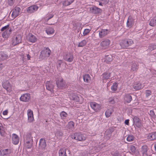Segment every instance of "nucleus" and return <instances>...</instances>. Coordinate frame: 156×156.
I'll return each mask as SVG.
<instances>
[{
    "label": "nucleus",
    "mask_w": 156,
    "mask_h": 156,
    "mask_svg": "<svg viewBox=\"0 0 156 156\" xmlns=\"http://www.w3.org/2000/svg\"><path fill=\"white\" fill-rule=\"evenodd\" d=\"M71 137L73 139L79 141H84L86 140L85 136L79 133H76L72 134Z\"/></svg>",
    "instance_id": "1"
},
{
    "label": "nucleus",
    "mask_w": 156,
    "mask_h": 156,
    "mask_svg": "<svg viewBox=\"0 0 156 156\" xmlns=\"http://www.w3.org/2000/svg\"><path fill=\"white\" fill-rule=\"evenodd\" d=\"M111 41L108 39H106L103 40L100 43V45L103 50L108 49L110 46Z\"/></svg>",
    "instance_id": "2"
},
{
    "label": "nucleus",
    "mask_w": 156,
    "mask_h": 156,
    "mask_svg": "<svg viewBox=\"0 0 156 156\" xmlns=\"http://www.w3.org/2000/svg\"><path fill=\"white\" fill-rule=\"evenodd\" d=\"M51 51L48 48H46L41 51L40 57L42 59L44 58L48 57L51 54Z\"/></svg>",
    "instance_id": "3"
},
{
    "label": "nucleus",
    "mask_w": 156,
    "mask_h": 156,
    "mask_svg": "<svg viewBox=\"0 0 156 156\" xmlns=\"http://www.w3.org/2000/svg\"><path fill=\"white\" fill-rule=\"evenodd\" d=\"M22 37L20 35H18L14 37L12 40V44L13 46H15L21 42Z\"/></svg>",
    "instance_id": "4"
},
{
    "label": "nucleus",
    "mask_w": 156,
    "mask_h": 156,
    "mask_svg": "<svg viewBox=\"0 0 156 156\" xmlns=\"http://www.w3.org/2000/svg\"><path fill=\"white\" fill-rule=\"evenodd\" d=\"M89 104L91 108L96 112L98 111L101 108V105L95 102L90 101L89 102Z\"/></svg>",
    "instance_id": "5"
},
{
    "label": "nucleus",
    "mask_w": 156,
    "mask_h": 156,
    "mask_svg": "<svg viewBox=\"0 0 156 156\" xmlns=\"http://www.w3.org/2000/svg\"><path fill=\"white\" fill-rule=\"evenodd\" d=\"M3 87L6 89L7 92H10L12 90V86L8 80H5L2 83Z\"/></svg>",
    "instance_id": "6"
},
{
    "label": "nucleus",
    "mask_w": 156,
    "mask_h": 156,
    "mask_svg": "<svg viewBox=\"0 0 156 156\" xmlns=\"http://www.w3.org/2000/svg\"><path fill=\"white\" fill-rule=\"evenodd\" d=\"M27 115L28 117L27 122L29 123H31L34 121L33 111L30 109H28L27 111Z\"/></svg>",
    "instance_id": "7"
},
{
    "label": "nucleus",
    "mask_w": 156,
    "mask_h": 156,
    "mask_svg": "<svg viewBox=\"0 0 156 156\" xmlns=\"http://www.w3.org/2000/svg\"><path fill=\"white\" fill-rule=\"evenodd\" d=\"M20 8L18 7H16L13 9L11 14L12 19H14L20 14Z\"/></svg>",
    "instance_id": "8"
},
{
    "label": "nucleus",
    "mask_w": 156,
    "mask_h": 156,
    "mask_svg": "<svg viewBox=\"0 0 156 156\" xmlns=\"http://www.w3.org/2000/svg\"><path fill=\"white\" fill-rule=\"evenodd\" d=\"M69 98L71 99L74 100L75 102L81 103L83 101V99L81 97H79L74 94H72L69 95Z\"/></svg>",
    "instance_id": "9"
},
{
    "label": "nucleus",
    "mask_w": 156,
    "mask_h": 156,
    "mask_svg": "<svg viewBox=\"0 0 156 156\" xmlns=\"http://www.w3.org/2000/svg\"><path fill=\"white\" fill-rule=\"evenodd\" d=\"M12 152L10 148L0 150V156H9Z\"/></svg>",
    "instance_id": "10"
},
{
    "label": "nucleus",
    "mask_w": 156,
    "mask_h": 156,
    "mask_svg": "<svg viewBox=\"0 0 156 156\" xmlns=\"http://www.w3.org/2000/svg\"><path fill=\"white\" fill-rule=\"evenodd\" d=\"M39 8V7L36 5H31L27 8V12L29 13H31L36 11Z\"/></svg>",
    "instance_id": "11"
},
{
    "label": "nucleus",
    "mask_w": 156,
    "mask_h": 156,
    "mask_svg": "<svg viewBox=\"0 0 156 156\" xmlns=\"http://www.w3.org/2000/svg\"><path fill=\"white\" fill-rule=\"evenodd\" d=\"M30 99V94L29 93H27L22 95L20 98V101H28Z\"/></svg>",
    "instance_id": "12"
},
{
    "label": "nucleus",
    "mask_w": 156,
    "mask_h": 156,
    "mask_svg": "<svg viewBox=\"0 0 156 156\" xmlns=\"http://www.w3.org/2000/svg\"><path fill=\"white\" fill-rule=\"evenodd\" d=\"M109 32L108 30L106 29H102L99 32V36L100 38H102L108 34Z\"/></svg>",
    "instance_id": "13"
},
{
    "label": "nucleus",
    "mask_w": 156,
    "mask_h": 156,
    "mask_svg": "<svg viewBox=\"0 0 156 156\" xmlns=\"http://www.w3.org/2000/svg\"><path fill=\"white\" fill-rule=\"evenodd\" d=\"M133 119L134 125L137 127H141V122L140 121L139 119L136 116L133 117Z\"/></svg>",
    "instance_id": "14"
},
{
    "label": "nucleus",
    "mask_w": 156,
    "mask_h": 156,
    "mask_svg": "<svg viewBox=\"0 0 156 156\" xmlns=\"http://www.w3.org/2000/svg\"><path fill=\"white\" fill-rule=\"evenodd\" d=\"M134 19L131 16H129L126 22L127 26L129 27H131L134 23Z\"/></svg>",
    "instance_id": "15"
},
{
    "label": "nucleus",
    "mask_w": 156,
    "mask_h": 156,
    "mask_svg": "<svg viewBox=\"0 0 156 156\" xmlns=\"http://www.w3.org/2000/svg\"><path fill=\"white\" fill-rule=\"evenodd\" d=\"M46 86L47 90H49L51 92L53 91V83L50 81H47L46 83Z\"/></svg>",
    "instance_id": "16"
},
{
    "label": "nucleus",
    "mask_w": 156,
    "mask_h": 156,
    "mask_svg": "<svg viewBox=\"0 0 156 156\" xmlns=\"http://www.w3.org/2000/svg\"><path fill=\"white\" fill-rule=\"evenodd\" d=\"M64 58L65 61L69 62H71L73 61V57L72 54L68 53L64 56Z\"/></svg>",
    "instance_id": "17"
},
{
    "label": "nucleus",
    "mask_w": 156,
    "mask_h": 156,
    "mask_svg": "<svg viewBox=\"0 0 156 156\" xmlns=\"http://www.w3.org/2000/svg\"><path fill=\"white\" fill-rule=\"evenodd\" d=\"M12 143L14 144H17L19 141L20 139L17 135L15 133H13L12 135Z\"/></svg>",
    "instance_id": "18"
},
{
    "label": "nucleus",
    "mask_w": 156,
    "mask_h": 156,
    "mask_svg": "<svg viewBox=\"0 0 156 156\" xmlns=\"http://www.w3.org/2000/svg\"><path fill=\"white\" fill-rule=\"evenodd\" d=\"M27 38L29 41L32 43L36 42L37 40L36 37L31 34H29L27 36Z\"/></svg>",
    "instance_id": "19"
},
{
    "label": "nucleus",
    "mask_w": 156,
    "mask_h": 156,
    "mask_svg": "<svg viewBox=\"0 0 156 156\" xmlns=\"http://www.w3.org/2000/svg\"><path fill=\"white\" fill-rule=\"evenodd\" d=\"M90 11L93 13L98 14L101 12V10L96 6H94L90 8Z\"/></svg>",
    "instance_id": "20"
},
{
    "label": "nucleus",
    "mask_w": 156,
    "mask_h": 156,
    "mask_svg": "<svg viewBox=\"0 0 156 156\" xmlns=\"http://www.w3.org/2000/svg\"><path fill=\"white\" fill-rule=\"evenodd\" d=\"M56 84L57 86L59 88H61L63 87L65 85V82L62 79L59 78L56 81Z\"/></svg>",
    "instance_id": "21"
},
{
    "label": "nucleus",
    "mask_w": 156,
    "mask_h": 156,
    "mask_svg": "<svg viewBox=\"0 0 156 156\" xmlns=\"http://www.w3.org/2000/svg\"><path fill=\"white\" fill-rule=\"evenodd\" d=\"M12 30L11 28L6 30L2 33V37L4 38H8L11 34Z\"/></svg>",
    "instance_id": "22"
},
{
    "label": "nucleus",
    "mask_w": 156,
    "mask_h": 156,
    "mask_svg": "<svg viewBox=\"0 0 156 156\" xmlns=\"http://www.w3.org/2000/svg\"><path fill=\"white\" fill-rule=\"evenodd\" d=\"M132 100V96L129 94L125 95L124 98V101L125 103H129Z\"/></svg>",
    "instance_id": "23"
},
{
    "label": "nucleus",
    "mask_w": 156,
    "mask_h": 156,
    "mask_svg": "<svg viewBox=\"0 0 156 156\" xmlns=\"http://www.w3.org/2000/svg\"><path fill=\"white\" fill-rule=\"evenodd\" d=\"M39 145L40 148L42 149L45 148L46 146V144L44 139L41 138L40 140Z\"/></svg>",
    "instance_id": "24"
},
{
    "label": "nucleus",
    "mask_w": 156,
    "mask_h": 156,
    "mask_svg": "<svg viewBox=\"0 0 156 156\" xmlns=\"http://www.w3.org/2000/svg\"><path fill=\"white\" fill-rule=\"evenodd\" d=\"M114 111L113 107L109 108L107 109L105 112V115L106 117H109Z\"/></svg>",
    "instance_id": "25"
},
{
    "label": "nucleus",
    "mask_w": 156,
    "mask_h": 156,
    "mask_svg": "<svg viewBox=\"0 0 156 156\" xmlns=\"http://www.w3.org/2000/svg\"><path fill=\"white\" fill-rule=\"evenodd\" d=\"M66 149L65 148H61L59 151V156H67Z\"/></svg>",
    "instance_id": "26"
},
{
    "label": "nucleus",
    "mask_w": 156,
    "mask_h": 156,
    "mask_svg": "<svg viewBox=\"0 0 156 156\" xmlns=\"http://www.w3.org/2000/svg\"><path fill=\"white\" fill-rule=\"evenodd\" d=\"M8 58V56L6 54L2 52H0V61L6 60Z\"/></svg>",
    "instance_id": "27"
},
{
    "label": "nucleus",
    "mask_w": 156,
    "mask_h": 156,
    "mask_svg": "<svg viewBox=\"0 0 156 156\" xmlns=\"http://www.w3.org/2000/svg\"><path fill=\"white\" fill-rule=\"evenodd\" d=\"M147 147L146 145H144L142 147L141 151L143 156H147Z\"/></svg>",
    "instance_id": "28"
},
{
    "label": "nucleus",
    "mask_w": 156,
    "mask_h": 156,
    "mask_svg": "<svg viewBox=\"0 0 156 156\" xmlns=\"http://www.w3.org/2000/svg\"><path fill=\"white\" fill-rule=\"evenodd\" d=\"M131 67V70L132 71H136L138 69V67L136 64L134 62H132L130 63Z\"/></svg>",
    "instance_id": "29"
},
{
    "label": "nucleus",
    "mask_w": 156,
    "mask_h": 156,
    "mask_svg": "<svg viewBox=\"0 0 156 156\" xmlns=\"http://www.w3.org/2000/svg\"><path fill=\"white\" fill-rule=\"evenodd\" d=\"M147 139L150 140H152L156 139V132L153 133L149 134L147 136Z\"/></svg>",
    "instance_id": "30"
},
{
    "label": "nucleus",
    "mask_w": 156,
    "mask_h": 156,
    "mask_svg": "<svg viewBox=\"0 0 156 156\" xmlns=\"http://www.w3.org/2000/svg\"><path fill=\"white\" fill-rule=\"evenodd\" d=\"M46 33L48 35L53 34L55 32L54 29L52 27H48L45 30Z\"/></svg>",
    "instance_id": "31"
},
{
    "label": "nucleus",
    "mask_w": 156,
    "mask_h": 156,
    "mask_svg": "<svg viewBox=\"0 0 156 156\" xmlns=\"http://www.w3.org/2000/svg\"><path fill=\"white\" fill-rule=\"evenodd\" d=\"M102 80L103 81L104 80H106L109 79L111 77L110 73H104L102 75Z\"/></svg>",
    "instance_id": "32"
},
{
    "label": "nucleus",
    "mask_w": 156,
    "mask_h": 156,
    "mask_svg": "<svg viewBox=\"0 0 156 156\" xmlns=\"http://www.w3.org/2000/svg\"><path fill=\"white\" fill-rule=\"evenodd\" d=\"M74 123L72 121L69 122L67 126V128L71 130H72L74 128Z\"/></svg>",
    "instance_id": "33"
},
{
    "label": "nucleus",
    "mask_w": 156,
    "mask_h": 156,
    "mask_svg": "<svg viewBox=\"0 0 156 156\" xmlns=\"http://www.w3.org/2000/svg\"><path fill=\"white\" fill-rule=\"evenodd\" d=\"M143 87V86L139 83H135L133 85V88L136 90H139Z\"/></svg>",
    "instance_id": "34"
},
{
    "label": "nucleus",
    "mask_w": 156,
    "mask_h": 156,
    "mask_svg": "<svg viewBox=\"0 0 156 156\" xmlns=\"http://www.w3.org/2000/svg\"><path fill=\"white\" fill-rule=\"evenodd\" d=\"M83 78L84 81L87 83L89 82L91 79L90 76L88 74H85L83 75Z\"/></svg>",
    "instance_id": "35"
},
{
    "label": "nucleus",
    "mask_w": 156,
    "mask_h": 156,
    "mask_svg": "<svg viewBox=\"0 0 156 156\" xmlns=\"http://www.w3.org/2000/svg\"><path fill=\"white\" fill-rule=\"evenodd\" d=\"M74 0H66L63 1L62 4L63 6H66L70 5Z\"/></svg>",
    "instance_id": "36"
},
{
    "label": "nucleus",
    "mask_w": 156,
    "mask_h": 156,
    "mask_svg": "<svg viewBox=\"0 0 156 156\" xmlns=\"http://www.w3.org/2000/svg\"><path fill=\"white\" fill-rule=\"evenodd\" d=\"M149 24L152 27H155L156 26V16L151 20Z\"/></svg>",
    "instance_id": "37"
},
{
    "label": "nucleus",
    "mask_w": 156,
    "mask_h": 156,
    "mask_svg": "<svg viewBox=\"0 0 156 156\" xmlns=\"http://www.w3.org/2000/svg\"><path fill=\"white\" fill-rule=\"evenodd\" d=\"M112 56L111 55L106 56L105 58V62L107 63H109L112 61Z\"/></svg>",
    "instance_id": "38"
},
{
    "label": "nucleus",
    "mask_w": 156,
    "mask_h": 156,
    "mask_svg": "<svg viewBox=\"0 0 156 156\" xmlns=\"http://www.w3.org/2000/svg\"><path fill=\"white\" fill-rule=\"evenodd\" d=\"M120 45L122 48H126L128 47V44L126 42V40H122L120 43Z\"/></svg>",
    "instance_id": "39"
},
{
    "label": "nucleus",
    "mask_w": 156,
    "mask_h": 156,
    "mask_svg": "<svg viewBox=\"0 0 156 156\" xmlns=\"http://www.w3.org/2000/svg\"><path fill=\"white\" fill-rule=\"evenodd\" d=\"M54 15L53 13L52 12L49 13L46 15L45 17V20L48 21L49 20L52 18L53 17Z\"/></svg>",
    "instance_id": "40"
},
{
    "label": "nucleus",
    "mask_w": 156,
    "mask_h": 156,
    "mask_svg": "<svg viewBox=\"0 0 156 156\" xmlns=\"http://www.w3.org/2000/svg\"><path fill=\"white\" fill-rule=\"evenodd\" d=\"M117 86L118 85L116 83H114L111 87L112 90L113 92L117 90Z\"/></svg>",
    "instance_id": "41"
},
{
    "label": "nucleus",
    "mask_w": 156,
    "mask_h": 156,
    "mask_svg": "<svg viewBox=\"0 0 156 156\" xmlns=\"http://www.w3.org/2000/svg\"><path fill=\"white\" fill-rule=\"evenodd\" d=\"M87 42L85 40H83L80 42L78 44V47H83L86 44Z\"/></svg>",
    "instance_id": "42"
},
{
    "label": "nucleus",
    "mask_w": 156,
    "mask_h": 156,
    "mask_svg": "<svg viewBox=\"0 0 156 156\" xmlns=\"http://www.w3.org/2000/svg\"><path fill=\"white\" fill-rule=\"evenodd\" d=\"M134 138L133 135H128L126 138V140L128 142L133 141L134 140Z\"/></svg>",
    "instance_id": "43"
},
{
    "label": "nucleus",
    "mask_w": 156,
    "mask_h": 156,
    "mask_svg": "<svg viewBox=\"0 0 156 156\" xmlns=\"http://www.w3.org/2000/svg\"><path fill=\"white\" fill-rule=\"evenodd\" d=\"M5 133L4 127L1 125L0 126V134L1 136H3L4 135Z\"/></svg>",
    "instance_id": "44"
},
{
    "label": "nucleus",
    "mask_w": 156,
    "mask_h": 156,
    "mask_svg": "<svg viewBox=\"0 0 156 156\" xmlns=\"http://www.w3.org/2000/svg\"><path fill=\"white\" fill-rule=\"evenodd\" d=\"M67 115V114L64 111L60 113V116L62 119H64L66 117Z\"/></svg>",
    "instance_id": "45"
},
{
    "label": "nucleus",
    "mask_w": 156,
    "mask_h": 156,
    "mask_svg": "<svg viewBox=\"0 0 156 156\" xmlns=\"http://www.w3.org/2000/svg\"><path fill=\"white\" fill-rule=\"evenodd\" d=\"M25 144V146L27 148H30L32 146V144L29 141H27Z\"/></svg>",
    "instance_id": "46"
},
{
    "label": "nucleus",
    "mask_w": 156,
    "mask_h": 156,
    "mask_svg": "<svg viewBox=\"0 0 156 156\" xmlns=\"http://www.w3.org/2000/svg\"><path fill=\"white\" fill-rule=\"evenodd\" d=\"M126 42L127 44H128V47L133 44V41L130 39H128L126 40Z\"/></svg>",
    "instance_id": "47"
},
{
    "label": "nucleus",
    "mask_w": 156,
    "mask_h": 156,
    "mask_svg": "<svg viewBox=\"0 0 156 156\" xmlns=\"http://www.w3.org/2000/svg\"><path fill=\"white\" fill-rule=\"evenodd\" d=\"M148 49L151 51L156 49V45L153 44L149 45L148 47Z\"/></svg>",
    "instance_id": "48"
},
{
    "label": "nucleus",
    "mask_w": 156,
    "mask_h": 156,
    "mask_svg": "<svg viewBox=\"0 0 156 156\" xmlns=\"http://www.w3.org/2000/svg\"><path fill=\"white\" fill-rule=\"evenodd\" d=\"M130 150L132 153V154H133L135 153L136 150L135 147L133 145L131 146Z\"/></svg>",
    "instance_id": "49"
},
{
    "label": "nucleus",
    "mask_w": 156,
    "mask_h": 156,
    "mask_svg": "<svg viewBox=\"0 0 156 156\" xmlns=\"http://www.w3.org/2000/svg\"><path fill=\"white\" fill-rule=\"evenodd\" d=\"M91 31V29H86L84 30V31L83 33V36H85L87 34L90 33Z\"/></svg>",
    "instance_id": "50"
},
{
    "label": "nucleus",
    "mask_w": 156,
    "mask_h": 156,
    "mask_svg": "<svg viewBox=\"0 0 156 156\" xmlns=\"http://www.w3.org/2000/svg\"><path fill=\"white\" fill-rule=\"evenodd\" d=\"M55 135L58 136H61L63 135V132L60 130H58L55 133Z\"/></svg>",
    "instance_id": "51"
},
{
    "label": "nucleus",
    "mask_w": 156,
    "mask_h": 156,
    "mask_svg": "<svg viewBox=\"0 0 156 156\" xmlns=\"http://www.w3.org/2000/svg\"><path fill=\"white\" fill-rule=\"evenodd\" d=\"M9 25L8 24L7 25L3 27L1 29V31H5L6 30H9Z\"/></svg>",
    "instance_id": "52"
},
{
    "label": "nucleus",
    "mask_w": 156,
    "mask_h": 156,
    "mask_svg": "<svg viewBox=\"0 0 156 156\" xmlns=\"http://www.w3.org/2000/svg\"><path fill=\"white\" fill-rule=\"evenodd\" d=\"M149 114L152 118H154L156 117L154 112L153 110H151L150 111Z\"/></svg>",
    "instance_id": "53"
},
{
    "label": "nucleus",
    "mask_w": 156,
    "mask_h": 156,
    "mask_svg": "<svg viewBox=\"0 0 156 156\" xmlns=\"http://www.w3.org/2000/svg\"><path fill=\"white\" fill-rule=\"evenodd\" d=\"M27 141H29L30 142L31 141L32 142L33 141L32 137L31 136L30 134H28L27 136Z\"/></svg>",
    "instance_id": "54"
},
{
    "label": "nucleus",
    "mask_w": 156,
    "mask_h": 156,
    "mask_svg": "<svg viewBox=\"0 0 156 156\" xmlns=\"http://www.w3.org/2000/svg\"><path fill=\"white\" fill-rule=\"evenodd\" d=\"M15 0H8V3L9 5L12 6L13 5Z\"/></svg>",
    "instance_id": "55"
},
{
    "label": "nucleus",
    "mask_w": 156,
    "mask_h": 156,
    "mask_svg": "<svg viewBox=\"0 0 156 156\" xmlns=\"http://www.w3.org/2000/svg\"><path fill=\"white\" fill-rule=\"evenodd\" d=\"M151 94V91L147 90L146 91V95L147 97H148L150 96Z\"/></svg>",
    "instance_id": "56"
},
{
    "label": "nucleus",
    "mask_w": 156,
    "mask_h": 156,
    "mask_svg": "<svg viewBox=\"0 0 156 156\" xmlns=\"http://www.w3.org/2000/svg\"><path fill=\"white\" fill-rule=\"evenodd\" d=\"M103 3V5H106L108 3L109 0H100Z\"/></svg>",
    "instance_id": "57"
},
{
    "label": "nucleus",
    "mask_w": 156,
    "mask_h": 156,
    "mask_svg": "<svg viewBox=\"0 0 156 156\" xmlns=\"http://www.w3.org/2000/svg\"><path fill=\"white\" fill-rule=\"evenodd\" d=\"M112 155L113 156H120V155L117 151H115V152H112Z\"/></svg>",
    "instance_id": "58"
},
{
    "label": "nucleus",
    "mask_w": 156,
    "mask_h": 156,
    "mask_svg": "<svg viewBox=\"0 0 156 156\" xmlns=\"http://www.w3.org/2000/svg\"><path fill=\"white\" fill-rule=\"evenodd\" d=\"M115 103V101L113 99H111V100L109 101V103L110 104H113Z\"/></svg>",
    "instance_id": "59"
},
{
    "label": "nucleus",
    "mask_w": 156,
    "mask_h": 156,
    "mask_svg": "<svg viewBox=\"0 0 156 156\" xmlns=\"http://www.w3.org/2000/svg\"><path fill=\"white\" fill-rule=\"evenodd\" d=\"M8 113V111L7 110H5L3 111L2 112V114L4 115H7Z\"/></svg>",
    "instance_id": "60"
},
{
    "label": "nucleus",
    "mask_w": 156,
    "mask_h": 156,
    "mask_svg": "<svg viewBox=\"0 0 156 156\" xmlns=\"http://www.w3.org/2000/svg\"><path fill=\"white\" fill-rule=\"evenodd\" d=\"M62 61L61 60H59L58 62V64L57 65V67H60V64L62 63Z\"/></svg>",
    "instance_id": "61"
},
{
    "label": "nucleus",
    "mask_w": 156,
    "mask_h": 156,
    "mask_svg": "<svg viewBox=\"0 0 156 156\" xmlns=\"http://www.w3.org/2000/svg\"><path fill=\"white\" fill-rule=\"evenodd\" d=\"M129 119H126L125 121V123L127 125H129Z\"/></svg>",
    "instance_id": "62"
},
{
    "label": "nucleus",
    "mask_w": 156,
    "mask_h": 156,
    "mask_svg": "<svg viewBox=\"0 0 156 156\" xmlns=\"http://www.w3.org/2000/svg\"><path fill=\"white\" fill-rule=\"evenodd\" d=\"M26 55L27 60H30L31 57V56L29 55V54H27Z\"/></svg>",
    "instance_id": "63"
},
{
    "label": "nucleus",
    "mask_w": 156,
    "mask_h": 156,
    "mask_svg": "<svg viewBox=\"0 0 156 156\" xmlns=\"http://www.w3.org/2000/svg\"><path fill=\"white\" fill-rule=\"evenodd\" d=\"M99 5H101V6H102L103 5V3H102V2L100 0H99Z\"/></svg>",
    "instance_id": "64"
}]
</instances>
